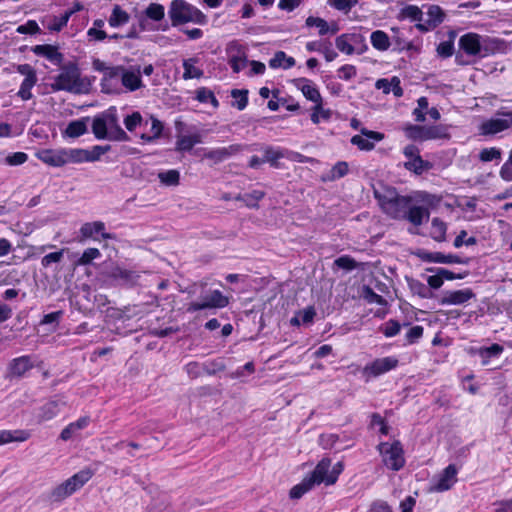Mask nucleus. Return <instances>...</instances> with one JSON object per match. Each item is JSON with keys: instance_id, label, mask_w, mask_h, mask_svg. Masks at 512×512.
I'll return each mask as SVG.
<instances>
[{"instance_id": "dca6fc26", "label": "nucleus", "mask_w": 512, "mask_h": 512, "mask_svg": "<svg viewBox=\"0 0 512 512\" xmlns=\"http://www.w3.org/2000/svg\"><path fill=\"white\" fill-rule=\"evenodd\" d=\"M476 295L472 289L466 288L462 290L445 291L440 299L441 305H462L467 303Z\"/></svg>"}, {"instance_id": "9b49d317", "label": "nucleus", "mask_w": 512, "mask_h": 512, "mask_svg": "<svg viewBox=\"0 0 512 512\" xmlns=\"http://www.w3.org/2000/svg\"><path fill=\"white\" fill-rule=\"evenodd\" d=\"M106 123L107 130L110 133V140L112 141H128L129 136L120 127L118 123L117 112L114 108H110L107 111L101 113Z\"/></svg>"}, {"instance_id": "c9c22d12", "label": "nucleus", "mask_w": 512, "mask_h": 512, "mask_svg": "<svg viewBox=\"0 0 512 512\" xmlns=\"http://www.w3.org/2000/svg\"><path fill=\"white\" fill-rule=\"evenodd\" d=\"M446 223L439 218H433L431 222V237L437 242H444L446 240Z\"/></svg>"}, {"instance_id": "6e6552de", "label": "nucleus", "mask_w": 512, "mask_h": 512, "mask_svg": "<svg viewBox=\"0 0 512 512\" xmlns=\"http://www.w3.org/2000/svg\"><path fill=\"white\" fill-rule=\"evenodd\" d=\"M496 116L481 123L480 135L492 136L512 127V111H497Z\"/></svg>"}, {"instance_id": "72a5a7b5", "label": "nucleus", "mask_w": 512, "mask_h": 512, "mask_svg": "<svg viewBox=\"0 0 512 512\" xmlns=\"http://www.w3.org/2000/svg\"><path fill=\"white\" fill-rule=\"evenodd\" d=\"M370 39L372 46L379 51H386L390 47L389 36L382 30L372 32Z\"/></svg>"}, {"instance_id": "bb28decb", "label": "nucleus", "mask_w": 512, "mask_h": 512, "mask_svg": "<svg viewBox=\"0 0 512 512\" xmlns=\"http://www.w3.org/2000/svg\"><path fill=\"white\" fill-rule=\"evenodd\" d=\"M110 277L118 281L120 284L133 285L137 282L139 275L134 271L115 267L111 271Z\"/></svg>"}, {"instance_id": "c85d7f7f", "label": "nucleus", "mask_w": 512, "mask_h": 512, "mask_svg": "<svg viewBox=\"0 0 512 512\" xmlns=\"http://www.w3.org/2000/svg\"><path fill=\"white\" fill-rule=\"evenodd\" d=\"M89 422L90 418L87 416L79 418L77 421L70 423L61 431L60 438L63 441L69 440L75 433L86 428Z\"/></svg>"}, {"instance_id": "7ed1b4c3", "label": "nucleus", "mask_w": 512, "mask_h": 512, "mask_svg": "<svg viewBox=\"0 0 512 512\" xmlns=\"http://www.w3.org/2000/svg\"><path fill=\"white\" fill-rule=\"evenodd\" d=\"M374 196L383 211L394 219H403L412 203L411 197L398 194L394 188L386 189L383 193L375 191Z\"/></svg>"}, {"instance_id": "ddd939ff", "label": "nucleus", "mask_w": 512, "mask_h": 512, "mask_svg": "<svg viewBox=\"0 0 512 512\" xmlns=\"http://www.w3.org/2000/svg\"><path fill=\"white\" fill-rule=\"evenodd\" d=\"M226 51L229 56L228 64L234 73H239L246 67L247 56L242 45L236 41H232L227 45Z\"/></svg>"}, {"instance_id": "ea45409f", "label": "nucleus", "mask_w": 512, "mask_h": 512, "mask_svg": "<svg viewBox=\"0 0 512 512\" xmlns=\"http://www.w3.org/2000/svg\"><path fill=\"white\" fill-rule=\"evenodd\" d=\"M428 20L430 21V26H439L445 19V13L443 9L438 5H431L427 11Z\"/></svg>"}, {"instance_id": "8fccbe9b", "label": "nucleus", "mask_w": 512, "mask_h": 512, "mask_svg": "<svg viewBox=\"0 0 512 512\" xmlns=\"http://www.w3.org/2000/svg\"><path fill=\"white\" fill-rule=\"evenodd\" d=\"M305 24L307 27H317L319 29L318 33L320 36L328 34V22L323 18L309 16L306 19Z\"/></svg>"}, {"instance_id": "de8ad7c7", "label": "nucleus", "mask_w": 512, "mask_h": 512, "mask_svg": "<svg viewBox=\"0 0 512 512\" xmlns=\"http://www.w3.org/2000/svg\"><path fill=\"white\" fill-rule=\"evenodd\" d=\"M349 171L348 163L345 161L337 162L330 170L328 180L334 181L347 175Z\"/></svg>"}, {"instance_id": "603ef678", "label": "nucleus", "mask_w": 512, "mask_h": 512, "mask_svg": "<svg viewBox=\"0 0 512 512\" xmlns=\"http://www.w3.org/2000/svg\"><path fill=\"white\" fill-rule=\"evenodd\" d=\"M65 249L49 253L41 259V265L43 268H49L52 264L60 263L64 258Z\"/></svg>"}, {"instance_id": "423d86ee", "label": "nucleus", "mask_w": 512, "mask_h": 512, "mask_svg": "<svg viewBox=\"0 0 512 512\" xmlns=\"http://www.w3.org/2000/svg\"><path fill=\"white\" fill-rule=\"evenodd\" d=\"M92 67L95 71L102 72L103 77L101 79V91L105 94H119L121 92V71L123 70L122 65L109 66L100 59H94Z\"/></svg>"}, {"instance_id": "f3484780", "label": "nucleus", "mask_w": 512, "mask_h": 512, "mask_svg": "<svg viewBox=\"0 0 512 512\" xmlns=\"http://www.w3.org/2000/svg\"><path fill=\"white\" fill-rule=\"evenodd\" d=\"M32 52L37 56L45 57L58 66H60L64 60V55L58 51V48L50 44L36 45L32 47Z\"/></svg>"}, {"instance_id": "69168bd1", "label": "nucleus", "mask_w": 512, "mask_h": 512, "mask_svg": "<svg viewBox=\"0 0 512 512\" xmlns=\"http://www.w3.org/2000/svg\"><path fill=\"white\" fill-rule=\"evenodd\" d=\"M283 157V154L279 150H275L271 147L267 148L264 151V160L265 163L268 162L271 164V166L277 168L278 167V160Z\"/></svg>"}, {"instance_id": "a211bd4d", "label": "nucleus", "mask_w": 512, "mask_h": 512, "mask_svg": "<svg viewBox=\"0 0 512 512\" xmlns=\"http://www.w3.org/2000/svg\"><path fill=\"white\" fill-rule=\"evenodd\" d=\"M65 151L64 149H44L37 152L36 156L43 163L53 166V167H61L65 165Z\"/></svg>"}, {"instance_id": "aec40b11", "label": "nucleus", "mask_w": 512, "mask_h": 512, "mask_svg": "<svg viewBox=\"0 0 512 512\" xmlns=\"http://www.w3.org/2000/svg\"><path fill=\"white\" fill-rule=\"evenodd\" d=\"M295 84L307 100L314 102L315 105L322 103L323 99L318 88L310 80L299 78L295 80Z\"/></svg>"}, {"instance_id": "a18cd8bd", "label": "nucleus", "mask_w": 512, "mask_h": 512, "mask_svg": "<svg viewBox=\"0 0 512 512\" xmlns=\"http://www.w3.org/2000/svg\"><path fill=\"white\" fill-rule=\"evenodd\" d=\"M335 45L340 52L345 53L346 55H352L356 51V48L351 46L347 33L336 37Z\"/></svg>"}, {"instance_id": "052dcab7", "label": "nucleus", "mask_w": 512, "mask_h": 512, "mask_svg": "<svg viewBox=\"0 0 512 512\" xmlns=\"http://www.w3.org/2000/svg\"><path fill=\"white\" fill-rule=\"evenodd\" d=\"M426 271L435 273L434 275H431L427 278L429 287L433 288V289H439L444 283V279L441 276L440 269L430 267V268H427Z\"/></svg>"}, {"instance_id": "2f4dec72", "label": "nucleus", "mask_w": 512, "mask_h": 512, "mask_svg": "<svg viewBox=\"0 0 512 512\" xmlns=\"http://www.w3.org/2000/svg\"><path fill=\"white\" fill-rule=\"evenodd\" d=\"M129 19V14L119 5H115L108 19V23L111 27H120L128 23Z\"/></svg>"}, {"instance_id": "20e7f679", "label": "nucleus", "mask_w": 512, "mask_h": 512, "mask_svg": "<svg viewBox=\"0 0 512 512\" xmlns=\"http://www.w3.org/2000/svg\"><path fill=\"white\" fill-rule=\"evenodd\" d=\"M168 15L173 27L189 22L200 25L207 23V16L185 0H173L170 3Z\"/></svg>"}, {"instance_id": "b1692460", "label": "nucleus", "mask_w": 512, "mask_h": 512, "mask_svg": "<svg viewBox=\"0 0 512 512\" xmlns=\"http://www.w3.org/2000/svg\"><path fill=\"white\" fill-rule=\"evenodd\" d=\"M105 224L101 221L85 223L82 225L80 232L83 237L90 238L96 233H100L103 239H115V235L104 232Z\"/></svg>"}, {"instance_id": "f704fd0d", "label": "nucleus", "mask_w": 512, "mask_h": 512, "mask_svg": "<svg viewBox=\"0 0 512 512\" xmlns=\"http://www.w3.org/2000/svg\"><path fill=\"white\" fill-rule=\"evenodd\" d=\"M92 132L97 139H109L110 133L107 130L106 123L102 117V114H98L93 118Z\"/></svg>"}, {"instance_id": "9d476101", "label": "nucleus", "mask_w": 512, "mask_h": 512, "mask_svg": "<svg viewBox=\"0 0 512 512\" xmlns=\"http://www.w3.org/2000/svg\"><path fill=\"white\" fill-rule=\"evenodd\" d=\"M398 359L392 356L378 358L367 364L363 370L362 374L369 380L370 378L378 377L388 371L395 369L398 366Z\"/></svg>"}, {"instance_id": "e433bc0d", "label": "nucleus", "mask_w": 512, "mask_h": 512, "mask_svg": "<svg viewBox=\"0 0 512 512\" xmlns=\"http://www.w3.org/2000/svg\"><path fill=\"white\" fill-rule=\"evenodd\" d=\"M196 62H197L196 58H189V59H185L183 61V68H184L183 78L185 80L193 79V78L199 79L203 76V71L201 69L195 67Z\"/></svg>"}, {"instance_id": "09e8293b", "label": "nucleus", "mask_w": 512, "mask_h": 512, "mask_svg": "<svg viewBox=\"0 0 512 512\" xmlns=\"http://www.w3.org/2000/svg\"><path fill=\"white\" fill-rule=\"evenodd\" d=\"M404 166L409 171H413L416 174H421L425 169L429 167V162L424 161L419 155L416 158L406 162Z\"/></svg>"}, {"instance_id": "f8f14e48", "label": "nucleus", "mask_w": 512, "mask_h": 512, "mask_svg": "<svg viewBox=\"0 0 512 512\" xmlns=\"http://www.w3.org/2000/svg\"><path fill=\"white\" fill-rule=\"evenodd\" d=\"M141 67L139 65L126 68L121 71V85L129 92H134L144 87L141 79Z\"/></svg>"}, {"instance_id": "6ab92c4d", "label": "nucleus", "mask_w": 512, "mask_h": 512, "mask_svg": "<svg viewBox=\"0 0 512 512\" xmlns=\"http://www.w3.org/2000/svg\"><path fill=\"white\" fill-rule=\"evenodd\" d=\"M430 217V212L428 208L424 206H411L409 205V208L406 210V213L403 217V219L408 220L410 223H412L415 226H420L424 222H427Z\"/></svg>"}, {"instance_id": "13d9d810", "label": "nucleus", "mask_w": 512, "mask_h": 512, "mask_svg": "<svg viewBox=\"0 0 512 512\" xmlns=\"http://www.w3.org/2000/svg\"><path fill=\"white\" fill-rule=\"evenodd\" d=\"M501 150L496 147L484 148L479 153V159L482 162H490L501 158Z\"/></svg>"}, {"instance_id": "5fc2aeb1", "label": "nucleus", "mask_w": 512, "mask_h": 512, "mask_svg": "<svg viewBox=\"0 0 512 512\" xmlns=\"http://www.w3.org/2000/svg\"><path fill=\"white\" fill-rule=\"evenodd\" d=\"M400 15L401 17L409 18L412 21H421L423 13L418 6L407 5L401 10Z\"/></svg>"}, {"instance_id": "393cba45", "label": "nucleus", "mask_w": 512, "mask_h": 512, "mask_svg": "<svg viewBox=\"0 0 512 512\" xmlns=\"http://www.w3.org/2000/svg\"><path fill=\"white\" fill-rule=\"evenodd\" d=\"M33 368L30 356H21L13 359L9 364L10 374L16 377L23 376L28 370Z\"/></svg>"}, {"instance_id": "79ce46f5", "label": "nucleus", "mask_w": 512, "mask_h": 512, "mask_svg": "<svg viewBox=\"0 0 512 512\" xmlns=\"http://www.w3.org/2000/svg\"><path fill=\"white\" fill-rule=\"evenodd\" d=\"M231 96L235 99L232 103L233 107H236L240 111L246 108L248 104V90L233 89Z\"/></svg>"}, {"instance_id": "58836bf2", "label": "nucleus", "mask_w": 512, "mask_h": 512, "mask_svg": "<svg viewBox=\"0 0 512 512\" xmlns=\"http://www.w3.org/2000/svg\"><path fill=\"white\" fill-rule=\"evenodd\" d=\"M504 348L500 344L494 343L489 347H482L479 349V355L482 358L483 365L488 364L489 359L499 356Z\"/></svg>"}, {"instance_id": "5701e85b", "label": "nucleus", "mask_w": 512, "mask_h": 512, "mask_svg": "<svg viewBox=\"0 0 512 512\" xmlns=\"http://www.w3.org/2000/svg\"><path fill=\"white\" fill-rule=\"evenodd\" d=\"M240 151V146L237 144L230 145L228 147H222L217 149H212L205 152L204 157L210 159L214 162V164L220 163L232 155L238 153Z\"/></svg>"}, {"instance_id": "a19ab883", "label": "nucleus", "mask_w": 512, "mask_h": 512, "mask_svg": "<svg viewBox=\"0 0 512 512\" xmlns=\"http://www.w3.org/2000/svg\"><path fill=\"white\" fill-rule=\"evenodd\" d=\"M408 285L414 294H417L421 298H431L432 292L429 287L424 283L415 279H408Z\"/></svg>"}, {"instance_id": "0eeeda50", "label": "nucleus", "mask_w": 512, "mask_h": 512, "mask_svg": "<svg viewBox=\"0 0 512 512\" xmlns=\"http://www.w3.org/2000/svg\"><path fill=\"white\" fill-rule=\"evenodd\" d=\"M405 135L413 141H427L432 139H447L450 137L445 125L421 126L408 124L404 127Z\"/></svg>"}, {"instance_id": "4be33fe9", "label": "nucleus", "mask_w": 512, "mask_h": 512, "mask_svg": "<svg viewBox=\"0 0 512 512\" xmlns=\"http://www.w3.org/2000/svg\"><path fill=\"white\" fill-rule=\"evenodd\" d=\"M331 466V460L329 458H323L315 467L313 472L307 478L310 482L315 484L325 483L327 485V479L329 473V469Z\"/></svg>"}, {"instance_id": "e2e57ef3", "label": "nucleus", "mask_w": 512, "mask_h": 512, "mask_svg": "<svg viewBox=\"0 0 512 512\" xmlns=\"http://www.w3.org/2000/svg\"><path fill=\"white\" fill-rule=\"evenodd\" d=\"M101 256L100 251L97 248H87L84 250L82 256L77 261L78 265H88L90 264L94 259Z\"/></svg>"}, {"instance_id": "cd10ccee", "label": "nucleus", "mask_w": 512, "mask_h": 512, "mask_svg": "<svg viewBox=\"0 0 512 512\" xmlns=\"http://www.w3.org/2000/svg\"><path fill=\"white\" fill-rule=\"evenodd\" d=\"M89 121V117L81 118L78 120L71 121L63 135L69 138H77L84 135L87 132V122Z\"/></svg>"}, {"instance_id": "774afa93", "label": "nucleus", "mask_w": 512, "mask_h": 512, "mask_svg": "<svg viewBox=\"0 0 512 512\" xmlns=\"http://www.w3.org/2000/svg\"><path fill=\"white\" fill-rule=\"evenodd\" d=\"M500 177L505 181H512V148L509 153L508 160L502 165L500 169Z\"/></svg>"}, {"instance_id": "c03bdc74", "label": "nucleus", "mask_w": 512, "mask_h": 512, "mask_svg": "<svg viewBox=\"0 0 512 512\" xmlns=\"http://www.w3.org/2000/svg\"><path fill=\"white\" fill-rule=\"evenodd\" d=\"M314 485L310 482V480L305 477L303 481L294 487L289 492V496L291 499H300L306 492H308Z\"/></svg>"}, {"instance_id": "c756f323", "label": "nucleus", "mask_w": 512, "mask_h": 512, "mask_svg": "<svg viewBox=\"0 0 512 512\" xmlns=\"http://www.w3.org/2000/svg\"><path fill=\"white\" fill-rule=\"evenodd\" d=\"M60 411L59 403L57 401H48L39 409V413L37 415L39 422H44L51 420L55 417Z\"/></svg>"}, {"instance_id": "4d7b16f0", "label": "nucleus", "mask_w": 512, "mask_h": 512, "mask_svg": "<svg viewBox=\"0 0 512 512\" xmlns=\"http://www.w3.org/2000/svg\"><path fill=\"white\" fill-rule=\"evenodd\" d=\"M334 265L338 268L348 271L354 270L358 267V263L349 255H343L334 260Z\"/></svg>"}, {"instance_id": "0e129e2a", "label": "nucleus", "mask_w": 512, "mask_h": 512, "mask_svg": "<svg viewBox=\"0 0 512 512\" xmlns=\"http://www.w3.org/2000/svg\"><path fill=\"white\" fill-rule=\"evenodd\" d=\"M197 99L200 102H210L215 108L219 106V101L216 99L214 93L206 88H200L197 91Z\"/></svg>"}, {"instance_id": "2eb2a0df", "label": "nucleus", "mask_w": 512, "mask_h": 512, "mask_svg": "<svg viewBox=\"0 0 512 512\" xmlns=\"http://www.w3.org/2000/svg\"><path fill=\"white\" fill-rule=\"evenodd\" d=\"M417 256L423 261L428 263H444V264H467L468 259H462L457 255L448 254L445 255L441 252H428L419 251Z\"/></svg>"}, {"instance_id": "473e14b6", "label": "nucleus", "mask_w": 512, "mask_h": 512, "mask_svg": "<svg viewBox=\"0 0 512 512\" xmlns=\"http://www.w3.org/2000/svg\"><path fill=\"white\" fill-rule=\"evenodd\" d=\"M65 164L88 162V150L81 148L64 149Z\"/></svg>"}, {"instance_id": "a878e982", "label": "nucleus", "mask_w": 512, "mask_h": 512, "mask_svg": "<svg viewBox=\"0 0 512 512\" xmlns=\"http://www.w3.org/2000/svg\"><path fill=\"white\" fill-rule=\"evenodd\" d=\"M457 469L455 465H448L442 472L438 483L436 484V489L438 491H446L450 489L453 484L456 482Z\"/></svg>"}, {"instance_id": "1a4fd4ad", "label": "nucleus", "mask_w": 512, "mask_h": 512, "mask_svg": "<svg viewBox=\"0 0 512 512\" xmlns=\"http://www.w3.org/2000/svg\"><path fill=\"white\" fill-rule=\"evenodd\" d=\"M379 449L383 455V462L389 469L398 471L404 466L403 449L399 441L393 444L381 443Z\"/></svg>"}, {"instance_id": "7c9ffc66", "label": "nucleus", "mask_w": 512, "mask_h": 512, "mask_svg": "<svg viewBox=\"0 0 512 512\" xmlns=\"http://www.w3.org/2000/svg\"><path fill=\"white\" fill-rule=\"evenodd\" d=\"M295 65V59L293 57H288L285 52L278 51L274 54L273 58L269 61V66L271 68H279L283 67L284 69H289Z\"/></svg>"}, {"instance_id": "39448f33", "label": "nucleus", "mask_w": 512, "mask_h": 512, "mask_svg": "<svg viewBox=\"0 0 512 512\" xmlns=\"http://www.w3.org/2000/svg\"><path fill=\"white\" fill-rule=\"evenodd\" d=\"M94 475V471L90 468H85L61 484L57 485L49 493L51 502L59 503L71 496L73 493L81 489Z\"/></svg>"}, {"instance_id": "680f3d73", "label": "nucleus", "mask_w": 512, "mask_h": 512, "mask_svg": "<svg viewBox=\"0 0 512 512\" xmlns=\"http://www.w3.org/2000/svg\"><path fill=\"white\" fill-rule=\"evenodd\" d=\"M357 3L358 0H328L331 7L345 13L349 12Z\"/></svg>"}, {"instance_id": "4468645a", "label": "nucleus", "mask_w": 512, "mask_h": 512, "mask_svg": "<svg viewBox=\"0 0 512 512\" xmlns=\"http://www.w3.org/2000/svg\"><path fill=\"white\" fill-rule=\"evenodd\" d=\"M361 134L362 135H354L351 138V143L364 151H371L374 149L375 144L370 140L381 141L384 138L382 133L371 131L366 128L361 130Z\"/></svg>"}, {"instance_id": "f257e3e1", "label": "nucleus", "mask_w": 512, "mask_h": 512, "mask_svg": "<svg viewBox=\"0 0 512 512\" xmlns=\"http://www.w3.org/2000/svg\"><path fill=\"white\" fill-rule=\"evenodd\" d=\"M60 73L50 84L52 91H67L74 94H84L90 91L91 83L87 77H81V72L75 62L60 65Z\"/></svg>"}, {"instance_id": "338daca9", "label": "nucleus", "mask_w": 512, "mask_h": 512, "mask_svg": "<svg viewBox=\"0 0 512 512\" xmlns=\"http://www.w3.org/2000/svg\"><path fill=\"white\" fill-rule=\"evenodd\" d=\"M28 159V155L24 152H15L9 154L5 158V164L9 166H18L24 164Z\"/></svg>"}, {"instance_id": "37998d69", "label": "nucleus", "mask_w": 512, "mask_h": 512, "mask_svg": "<svg viewBox=\"0 0 512 512\" xmlns=\"http://www.w3.org/2000/svg\"><path fill=\"white\" fill-rule=\"evenodd\" d=\"M160 182L166 186H176L179 184L180 174L177 170L171 169L158 174Z\"/></svg>"}, {"instance_id": "864d4df0", "label": "nucleus", "mask_w": 512, "mask_h": 512, "mask_svg": "<svg viewBox=\"0 0 512 512\" xmlns=\"http://www.w3.org/2000/svg\"><path fill=\"white\" fill-rule=\"evenodd\" d=\"M265 192L261 190H253L244 194V204L249 208H258V202L263 199Z\"/></svg>"}, {"instance_id": "f03ea898", "label": "nucleus", "mask_w": 512, "mask_h": 512, "mask_svg": "<svg viewBox=\"0 0 512 512\" xmlns=\"http://www.w3.org/2000/svg\"><path fill=\"white\" fill-rule=\"evenodd\" d=\"M458 45L466 55L484 58L500 51L503 41L469 32L460 37Z\"/></svg>"}, {"instance_id": "bf43d9fd", "label": "nucleus", "mask_w": 512, "mask_h": 512, "mask_svg": "<svg viewBox=\"0 0 512 512\" xmlns=\"http://www.w3.org/2000/svg\"><path fill=\"white\" fill-rule=\"evenodd\" d=\"M37 80L25 78L21 83L18 91V96L23 100H29L32 98L31 89L36 84Z\"/></svg>"}, {"instance_id": "412c9836", "label": "nucleus", "mask_w": 512, "mask_h": 512, "mask_svg": "<svg viewBox=\"0 0 512 512\" xmlns=\"http://www.w3.org/2000/svg\"><path fill=\"white\" fill-rule=\"evenodd\" d=\"M201 299L206 309L224 308L229 304L228 297L219 290H209Z\"/></svg>"}, {"instance_id": "4c0bfd02", "label": "nucleus", "mask_w": 512, "mask_h": 512, "mask_svg": "<svg viewBox=\"0 0 512 512\" xmlns=\"http://www.w3.org/2000/svg\"><path fill=\"white\" fill-rule=\"evenodd\" d=\"M73 11H65L60 17L53 16L50 18L46 27L50 31H61L68 23Z\"/></svg>"}, {"instance_id": "3c124183", "label": "nucleus", "mask_w": 512, "mask_h": 512, "mask_svg": "<svg viewBox=\"0 0 512 512\" xmlns=\"http://www.w3.org/2000/svg\"><path fill=\"white\" fill-rule=\"evenodd\" d=\"M379 330L388 338L396 336L401 330V324L394 319L388 320Z\"/></svg>"}, {"instance_id": "49530a36", "label": "nucleus", "mask_w": 512, "mask_h": 512, "mask_svg": "<svg viewBox=\"0 0 512 512\" xmlns=\"http://www.w3.org/2000/svg\"><path fill=\"white\" fill-rule=\"evenodd\" d=\"M146 16L154 21H160L164 18L165 9L164 6L158 3H151L145 10Z\"/></svg>"}, {"instance_id": "6e6d98bb", "label": "nucleus", "mask_w": 512, "mask_h": 512, "mask_svg": "<svg viewBox=\"0 0 512 512\" xmlns=\"http://www.w3.org/2000/svg\"><path fill=\"white\" fill-rule=\"evenodd\" d=\"M362 296L368 303H376L379 305H383L386 301L385 299L377 294L370 286L364 285L362 289Z\"/></svg>"}]
</instances>
